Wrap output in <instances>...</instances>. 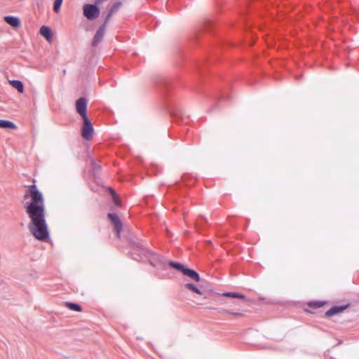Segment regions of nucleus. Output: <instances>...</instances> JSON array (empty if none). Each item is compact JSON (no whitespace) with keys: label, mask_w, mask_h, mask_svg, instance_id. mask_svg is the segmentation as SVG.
I'll return each mask as SVG.
<instances>
[{"label":"nucleus","mask_w":359,"mask_h":359,"mask_svg":"<svg viewBox=\"0 0 359 359\" xmlns=\"http://www.w3.org/2000/svg\"><path fill=\"white\" fill-rule=\"evenodd\" d=\"M25 212L30 219L29 229L33 236L39 241L48 237V226L46 222L44 197L35 184L27 186L23 196Z\"/></svg>","instance_id":"1"},{"label":"nucleus","mask_w":359,"mask_h":359,"mask_svg":"<svg viewBox=\"0 0 359 359\" xmlns=\"http://www.w3.org/2000/svg\"><path fill=\"white\" fill-rule=\"evenodd\" d=\"M83 15L90 20L97 18L100 14V10L96 5L85 4L83 7Z\"/></svg>","instance_id":"2"},{"label":"nucleus","mask_w":359,"mask_h":359,"mask_svg":"<svg viewBox=\"0 0 359 359\" xmlns=\"http://www.w3.org/2000/svg\"><path fill=\"white\" fill-rule=\"evenodd\" d=\"M83 120V125L81 130L82 137L87 140H90L92 139L93 134V126L88 117H84Z\"/></svg>","instance_id":"3"},{"label":"nucleus","mask_w":359,"mask_h":359,"mask_svg":"<svg viewBox=\"0 0 359 359\" xmlns=\"http://www.w3.org/2000/svg\"><path fill=\"white\" fill-rule=\"evenodd\" d=\"M86 108V100L83 97L79 98L76 102V109L78 114H79L83 118V119L84 118V117H87Z\"/></svg>","instance_id":"4"},{"label":"nucleus","mask_w":359,"mask_h":359,"mask_svg":"<svg viewBox=\"0 0 359 359\" xmlns=\"http://www.w3.org/2000/svg\"><path fill=\"white\" fill-rule=\"evenodd\" d=\"M108 217L111 219V221L113 222V224L114 225V229L117 233V236L119 237L120 232L122 229L121 222L120 221L118 217L116 214L109 213Z\"/></svg>","instance_id":"5"},{"label":"nucleus","mask_w":359,"mask_h":359,"mask_svg":"<svg viewBox=\"0 0 359 359\" xmlns=\"http://www.w3.org/2000/svg\"><path fill=\"white\" fill-rule=\"evenodd\" d=\"M107 22L104 21V24L97 31L93 41V46H96L102 40L104 34Z\"/></svg>","instance_id":"6"},{"label":"nucleus","mask_w":359,"mask_h":359,"mask_svg":"<svg viewBox=\"0 0 359 359\" xmlns=\"http://www.w3.org/2000/svg\"><path fill=\"white\" fill-rule=\"evenodd\" d=\"M4 20L6 23L14 28H18L20 25V21L18 18L14 16H6Z\"/></svg>","instance_id":"7"},{"label":"nucleus","mask_w":359,"mask_h":359,"mask_svg":"<svg viewBox=\"0 0 359 359\" xmlns=\"http://www.w3.org/2000/svg\"><path fill=\"white\" fill-rule=\"evenodd\" d=\"M183 274L189 276V278L197 282L200 281V276L198 273L194 270L185 268Z\"/></svg>","instance_id":"8"},{"label":"nucleus","mask_w":359,"mask_h":359,"mask_svg":"<svg viewBox=\"0 0 359 359\" xmlns=\"http://www.w3.org/2000/svg\"><path fill=\"white\" fill-rule=\"evenodd\" d=\"M347 306H334V307L331 308L330 310H328L326 312V316H334L335 314H338L339 313H341L342 311H344L347 308Z\"/></svg>","instance_id":"9"},{"label":"nucleus","mask_w":359,"mask_h":359,"mask_svg":"<svg viewBox=\"0 0 359 359\" xmlns=\"http://www.w3.org/2000/svg\"><path fill=\"white\" fill-rule=\"evenodd\" d=\"M219 295L224 297L237 298L248 301V299L245 295L236 292H224Z\"/></svg>","instance_id":"10"},{"label":"nucleus","mask_w":359,"mask_h":359,"mask_svg":"<svg viewBox=\"0 0 359 359\" xmlns=\"http://www.w3.org/2000/svg\"><path fill=\"white\" fill-rule=\"evenodd\" d=\"M40 34L46 38L48 41H50L52 39L51 31L49 27L46 26H42L40 29Z\"/></svg>","instance_id":"11"},{"label":"nucleus","mask_w":359,"mask_h":359,"mask_svg":"<svg viewBox=\"0 0 359 359\" xmlns=\"http://www.w3.org/2000/svg\"><path fill=\"white\" fill-rule=\"evenodd\" d=\"M9 83L15 88L19 93H22L24 91V86L22 83L18 80L9 81Z\"/></svg>","instance_id":"12"},{"label":"nucleus","mask_w":359,"mask_h":359,"mask_svg":"<svg viewBox=\"0 0 359 359\" xmlns=\"http://www.w3.org/2000/svg\"><path fill=\"white\" fill-rule=\"evenodd\" d=\"M121 6V2H116L115 3L113 6L111 8V9L109 10V13H108V15H107L106 17V19H105V21L106 22H108L110 19V18L111 17V15L115 13Z\"/></svg>","instance_id":"13"},{"label":"nucleus","mask_w":359,"mask_h":359,"mask_svg":"<svg viewBox=\"0 0 359 359\" xmlns=\"http://www.w3.org/2000/svg\"><path fill=\"white\" fill-rule=\"evenodd\" d=\"M325 302L323 301H311L306 303V305L311 309H316L323 307Z\"/></svg>","instance_id":"14"},{"label":"nucleus","mask_w":359,"mask_h":359,"mask_svg":"<svg viewBox=\"0 0 359 359\" xmlns=\"http://www.w3.org/2000/svg\"><path fill=\"white\" fill-rule=\"evenodd\" d=\"M0 128L15 129L16 126L11 121L6 120H0Z\"/></svg>","instance_id":"15"},{"label":"nucleus","mask_w":359,"mask_h":359,"mask_svg":"<svg viewBox=\"0 0 359 359\" xmlns=\"http://www.w3.org/2000/svg\"><path fill=\"white\" fill-rule=\"evenodd\" d=\"M65 306L67 308H68L69 309L74 311L80 312L82 310L81 306H79L77 304H74V303L66 302Z\"/></svg>","instance_id":"16"},{"label":"nucleus","mask_w":359,"mask_h":359,"mask_svg":"<svg viewBox=\"0 0 359 359\" xmlns=\"http://www.w3.org/2000/svg\"><path fill=\"white\" fill-rule=\"evenodd\" d=\"M185 287L187 288L188 290L194 292H196V294H200V295H203V293L196 286H195L192 283H187V284H186L185 285Z\"/></svg>","instance_id":"17"},{"label":"nucleus","mask_w":359,"mask_h":359,"mask_svg":"<svg viewBox=\"0 0 359 359\" xmlns=\"http://www.w3.org/2000/svg\"><path fill=\"white\" fill-rule=\"evenodd\" d=\"M222 312L223 313L231 315V316H233L242 317V316H244V314L243 313L240 312V311H230V310H228V309H222Z\"/></svg>","instance_id":"18"},{"label":"nucleus","mask_w":359,"mask_h":359,"mask_svg":"<svg viewBox=\"0 0 359 359\" xmlns=\"http://www.w3.org/2000/svg\"><path fill=\"white\" fill-rule=\"evenodd\" d=\"M62 1L63 0H54L53 11L55 13H57L60 12Z\"/></svg>","instance_id":"19"},{"label":"nucleus","mask_w":359,"mask_h":359,"mask_svg":"<svg viewBox=\"0 0 359 359\" xmlns=\"http://www.w3.org/2000/svg\"><path fill=\"white\" fill-rule=\"evenodd\" d=\"M169 264L174 269L181 271L182 273L184 272V271L185 269V267L183 265L180 264V263H177V262H170Z\"/></svg>","instance_id":"20"},{"label":"nucleus","mask_w":359,"mask_h":359,"mask_svg":"<svg viewBox=\"0 0 359 359\" xmlns=\"http://www.w3.org/2000/svg\"><path fill=\"white\" fill-rule=\"evenodd\" d=\"M112 196H113V200H114V203L116 205H121V201L118 199V198L116 196V194H115V193L114 191H112Z\"/></svg>","instance_id":"21"},{"label":"nucleus","mask_w":359,"mask_h":359,"mask_svg":"<svg viewBox=\"0 0 359 359\" xmlns=\"http://www.w3.org/2000/svg\"><path fill=\"white\" fill-rule=\"evenodd\" d=\"M231 304H233V305H237L236 302H231Z\"/></svg>","instance_id":"22"}]
</instances>
